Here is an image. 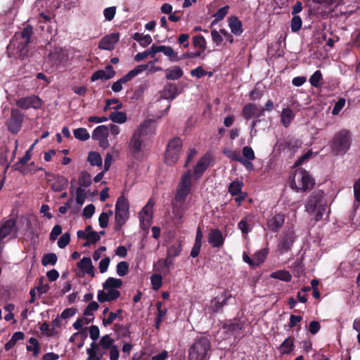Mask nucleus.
I'll return each mask as SVG.
<instances>
[{"mask_svg": "<svg viewBox=\"0 0 360 360\" xmlns=\"http://www.w3.org/2000/svg\"><path fill=\"white\" fill-rule=\"evenodd\" d=\"M32 34V27L29 25L20 33L15 34L7 46L8 54L15 58L24 57L27 53V46Z\"/></svg>", "mask_w": 360, "mask_h": 360, "instance_id": "nucleus-1", "label": "nucleus"}, {"mask_svg": "<svg viewBox=\"0 0 360 360\" xmlns=\"http://www.w3.org/2000/svg\"><path fill=\"white\" fill-rule=\"evenodd\" d=\"M352 139L351 133L346 129L337 132L330 143L331 153L335 155H344L350 148Z\"/></svg>", "mask_w": 360, "mask_h": 360, "instance_id": "nucleus-2", "label": "nucleus"}, {"mask_svg": "<svg viewBox=\"0 0 360 360\" xmlns=\"http://www.w3.org/2000/svg\"><path fill=\"white\" fill-rule=\"evenodd\" d=\"M211 344L207 338L200 337L195 340L188 349V360H208Z\"/></svg>", "mask_w": 360, "mask_h": 360, "instance_id": "nucleus-3", "label": "nucleus"}, {"mask_svg": "<svg viewBox=\"0 0 360 360\" xmlns=\"http://www.w3.org/2000/svg\"><path fill=\"white\" fill-rule=\"evenodd\" d=\"M192 187L191 171H186L181 177L177 185L174 198L172 202L188 205L186 202V197L189 194Z\"/></svg>", "mask_w": 360, "mask_h": 360, "instance_id": "nucleus-4", "label": "nucleus"}, {"mask_svg": "<svg viewBox=\"0 0 360 360\" xmlns=\"http://www.w3.org/2000/svg\"><path fill=\"white\" fill-rule=\"evenodd\" d=\"M314 181L309 174L302 169H297L290 183V186L296 191H306L312 188Z\"/></svg>", "mask_w": 360, "mask_h": 360, "instance_id": "nucleus-5", "label": "nucleus"}, {"mask_svg": "<svg viewBox=\"0 0 360 360\" xmlns=\"http://www.w3.org/2000/svg\"><path fill=\"white\" fill-rule=\"evenodd\" d=\"M129 215L128 200L124 196H120L115 205V229L116 230L121 229L129 219Z\"/></svg>", "mask_w": 360, "mask_h": 360, "instance_id": "nucleus-6", "label": "nucleus"}, {"mask_svg": "<svg viewBox=\"0 0 360 360\" xmlns=\"http://www.w3.org/2000/svg\"><path fill=\"white\" fill-rule=\"evenodd\" d=\"M182 141L179 138H175L169 141L165 153V161L169 165L174 164L179 158Z\"/></svg>", "mask_w": 360, "mask_h": 360, "instance_id": "nucleus-7", "label": "nucleus"}, {"mask_svg": "<svg viewBox=\"0 0 360 360\" xmlns=\"http://www.w3.org/2000/svg\"><path fill=\"white\" fill-rule=\"evenodd\" d=\"M325 203L323 201V192L321 190L314 191L310 195L305 205L306 211L309 213H314L319 205H323Z\"/></svg>", "mask_w": 360, "mask_h": 360, "instance_id": "nucleus-8", "label": "nucleus"}, {"mask_svg": "<svg viewBox=\"0 0 360 360\" xmlns=\"http://www.w3.org/2000/svg\"><path fill=\"white\" fill-rule=\"evenodd\" d=\"M23 120V116L17 109L11 110L10 118L6 121V125L10 131L15 134L17 133L21 127Z\"/></svg>", "mask_w": 360, "mask_h": 360, "instance_id": "nucleus-9", "label": "nucleus"}, {"mask_svg": "<svg viewBox=\"0 0 360 360\" xmlns=\"http://www.w3.org/2000/svg\"><path fill=\"white\" fill-rule=\"evenodd\" d=\"M229 297H231L230 295L222 293L212 300L205 309L207 310L209 314L218 312L226 304Z\"/></svg>", "mask_w": 360, "mask_h": 360, "instance_id": "nucleus-10", "label": "nucleus"}, {"mask_svg": "<svg viewBox=\"0 0 360 360\" xmlns=\"http://www.w3.org/2000/svg\"><path fill=\"white\" fill-rule=\"evenodd\" d=\"M142 141V138L139 136V132H134L129 145V149L131 156L136 159H141L143 157L141 152Z\"/></svg>", "mask_w": 360, "mask_h": 360, "instance_id": "nucleus-11", "label": "nucleus"}, {"mask_svg": "<svg viewBox=\"0 0 360 360\" xmlns=\"http://www.w3.org/2000/svg\"><path fill=\"white\" fill-rule=\"evenodd\" d=\"M16 105L22 109L30 108L39 109L41 106V101L37 96H31L19 98L16 101Z\"/></svg>", "mask_w": 360, "mask_h": 360, "instance_id": "nucleus-12", "label": "nucleus"}, {"mask_svg": "<svg viewBox=\"0 0 360 360\" xmlns=\"http://www.w3.org/2000/svg\"><path fill=\"white\" fill-rule=\"evenodd\" d=\"M153 205V202L149 201L139 213L140 224L143 228H148L151 223Z\"/></svg>", "mask_w": 360, "mask_h": 360, "instance_id": "nucleus-13", "label": "nucleus"}, {"mask_svg": "<svg viewBox=\"0 0 360 360\" xmlns=\"http://www.w3.org/2000/svg\"><path fill=\"white\" fill-rule=\"evenodd\" d=\"M285 221V216L282 214H272L267 219V227L272 232H277L283 226Z\"/></svg>", "mask_w": 360, "mask_h": 360, "instance_id": "nucleus-14", "label": "nucleus"}, {"mask_svg": "<svg viewBox=\"0 0 360 360\" xmlns=\"http://www.w3.org/2000/svg\"><path fill=\"white\" fill-rule=\"evenodd\" d=\"M211 162V157L209 154H205L197 162L194 171L193 176L195 179L201 177L202 174L207 169Z\"/></svg>", "mask_w": 360, "mask_h": 360, "instance_id": "nucleus-15", "label": "nucleus"}, {"mask_svg": "<svg viewBox=\"0 0 360 360\" xmlns=\"http://www.w3.org/2000/svg\"><path fill=\"white\" fill-rule=\"evenodd\" d=\"M119 33H112L103 37L98 44V47L103 50H112L115 44L119 41Z\"/></svg>", "mask_w": 360, "mask_h": 360, "instance_id": "nucleus-16", "label": "nucleus"}, {"mask_svg": "<svg viewBox=\"0 0 360 360\" xmlns=\"http://www.w3.org/2000/svg\"><path fill=\"white\" fill-rule=\"evenodd\" d=\"M120 296V292L117 289L109 288L99 290L97 298L100 302H105L115 300Z\"/></svg>", "mask_w": 360, "mask_h": 360, "instance_id": "nucleus-17", "label": "nucleus"}, {"mask_svg": "<svg viewBox=\"0 0 360 360\" xmlns=\"http://www.w3.org/2000/svg\"><path fill=\"white\" fill-rule=\"evenodd\" d=\"M174 265V260L170 257H167L165 259H159L157 262L153 264L154 270L162 272L165 275L169 273V268Z\"/></svg>", "mask_w": 360, "mask_h": 360, "instance_id": "nucleus-18", "label": "nucleus"}, {"mask_svg": "<svg viewBox=\"0 0 360 360\" xmlns=\"http://www.w3.org/2000/svg\"><path fill=\"white\" fill-rule=\"evenodd\" d=\"M294 242L293 233L290 232L282 236L278 243V250L281 253L289 251Z\"/></svg>", "mask_w": 360, "mask_h": 360, "instance_id": "nucleus-19", "label": "nucleus"}, {"mask_svg": "<svg viewBox=\"0 0 360 360\" xmlns=\"http://www.w3.org/2000/svg\"><path fill=\"white\" fill-rule=\"evenodd\" d=\"M208 242L214 248H220L224 243L221 232L218 229H212L208 236Z\"/></svg>", "mask_w": 360, "mask_h": 360, "instance_id": "nucleus-20", "label": "nucleus"}, {"mask_svg": "<svg viewBox=\"0 0 360 360\" xmlns=\"http://www.w3.org/2000/svg\"><path fill=\"white\" fill-rule=\"evenodd\" d=\"M155 131V127L154 122L152 120H149L141 124L134 132H139V136L142 138L145 136L154 134Z\"/></svg>", "mask_w": 360, "mask_h": 360, "instance_id": "nucleus-21", "label": "nucleus"}, {"mask_svg": "<svg viewBox=\"0 0 360 360\" xmlns=\"http://www.w3.org/2000/svg\"><path fill=\"white\" fill-rule=\"evenodd\" d=\"M15 226V221L9 219L3 221L0 224V238L4 239L12 233Z\"/></svg>", "mask_w": 360, "mask_h": 360, "instance_id": "nucleus-22", "label": "nucleus"}, {"mask_svg": "<svg viewBox=\"0 0 360 360\" xmlns=\"http://www.w3.org/2000/svg\"><path fill=\"white\" fill-rule=\"evenodd\" d=\"M115 71L111 65H108L105 70H98L94 72L91 76L92 81H96L98 79H109L115 75Z\"/></svg>", "mask_w": 360, "mask_h": 360, "instance_id": "nucleus-23", "label": "nucleus"}, {"mask_svg": "<svg viewBox=\"0 0 360 360\" xmlns=\"http://www.w3.org/2000/svg\"><path fill=\"white\" fill-rule=\"evenodd\" d=\"M255 215L253 214H248L240 221L238 227L243 234H248L250 231V226L253 223Z\"/></svg>", "mask_w": 360, "mask_h": 360, "instance_id": "nucleus-24", "label": "nucleus"}, {"mask_svg": "<svg viewBox=\"0 0 360 360\" xmlns=\"http://www.w3.org/2000/svg\"><path fill=\"white\" fill-rule=\"evenodd\" d=\"M193 44L197 49L195 53H199L200 57L204 58L205 56L202 54L207 49V41L205 37L200 34L194 36L193 37Z\"/></svg>", "mask_w": 360, "mask_h": 360, "instance_id": "nucleus-25", "label": "nucleus"}, {"mask_svg": "<svg viewBox=\"0 0 360 360\" xmlns=\"http://www.w3.org/2000/svg\"><path fill=\"white\" fill-rule=\"evenodd\" d=\"M188 205L172 202V212L174 219L178 222H181L185 212L188 209Z\"/></svg>", "mask_w": 360, "mask_h": 360, "instance_id": "nucleus-26", "label": "nucleus"}, {"mask_svg": "<svg viewBox=\"0 0 360 360\" xmlns=\"http://www.w3.org/2000/svg\"><path fill=\"white\" fill-rule=\"evenodd\" d=\"M165 78L168 80H177L180 79L184 72L181 67L178 65L172 66L169 68L165 70Z\"/></svg>", "mask_w": 360, "mask_h": 360, "instance_id": "nucleus-27", "label": "nucleus"}, {"mask_svg": "<svg viewBox=\"0 0 360 360\" xmlns=\"http://www.w3.org/2000/svg\"><path fill=\"white\" fill-rule=\"evenodd\" d=\"M77 267L82 271L91 276H94V268L89 257H83L77 264Z\"/></svg>", "mask_w": 360, "mask_h": 360, "instance_id": "nucleus-28", "label": "nucleus"}, {"mask_svg": "<svg viewBox=\"0 0 360 360\" xmlns=\"http://www.w3.org/2000/svg\"><path fill=\"white\" fill-rule=\"evenodd\" d=\"M159 52H162L170 61L172 62L179 61L181 59L172 47L169 46H158V53Z\"/></svg>", "mask_w": 360, "mask_h": 360, "instance_id": "nucleus-29", "label": "nucleus"}, {"mask_svg": "<svg viewBox=\"0 0 360 360\" xmlns=\"http://www.w3.org/2000/svg\"><path fill=\"white\" fill-rule=\"evenodd\" d=\"M229 26L233 34L239 36L243 33L242 22L236 16L230 17L229 19Z\"/></svg>", "mask_w": 360, "mask_h": 360, "instance_id": "nucleus-30", "label": "nucleus"}, {"mask_svg": "<svg viewBox=\"0 0 360 360\" xmlns=\"http://www.w3.org/2000/svg\"><path fill=\"white\" fill-rule=\"evenodd\" d=\"M179 94L178 89L174 84H167L162 92V97L165 99L172 101Z\"/></svg>", "mask_w": 360, "mask_h": 360, "instance_id": "nucleus-31", "label": "nucleus"}, {"mask_svg": "<svg viewBox=\"0 0 360 360\" xmlns=\"http://www.w3.org/2000/svg\"><path fill=\"white\" fill-rule=\"evenodd\" d=\"M259 112V110L255 104L248 103L245 105L242 110L243 117L245 120H250L253 116L257 117V114Z\"/></svg>", "mask_w": 360, "mask_h": 360, "instance_id": "nucleus-32", "label": "nucleus"}, {"mask_svg": "<svg viewBox=\"0 0 360 360\" xmlns=\"http://www.w3.org/2000/svg\"><path fill=\"white\" fill-rule=\"evenodd\" d=\"M294 117L295 114L290 108H286L283 109L281 114V121L285 127H288L290 125Z\"/></svg>", "mask_w": 360, "mask_h": 360, "instance_id": "nucleus-33", "label": "nucleus"}, {"mask_svg": "<svg viewBox=\"0 0 360 360\" xmlns=\"http://www.w3.org/2000/svg\"><path fill=\"white\" fill-rule=\"evenodd\" d=\"M34 144H35V143L31 146V147L30 148V149L26 151V153L23 155V157L22 158H20V160L13 165V167L15 170H18L22 173H24V170H23L22 167L30 160V158H31L30 152L32 150V148H34Z\"/></svg>", "mask_w": 360, "mask_h": 360, "instance_id": "nucleus-34", "label": "nucleus"}, {"mask_svg": "<svg viewBox=\"0 0 360 360\" xmlns=\"http://www.w3.org/2000/svg\"><path fill=\"white\" fill-rule=\"evenodd\" d=\"M109 134V128L106 125H100L93 131L92 139L98 140L103 138H108Z\"/></svg>", "mask_w": 360, "mask_h": 360, "instance_id": "nucleus-35", "label": "nucleus"}, {"mask_svg": "<svg viewBox=\"0 0 360 360\" xmlns=\"http://www.w3.org/2000/svg\"><path fill=\"white\" fill-rule=\"evenodd\" d=\"M77 184L82 188H87L91 184V176L86 171H82L77 179Z\"/></svg>", "mask_w": 360, "mask_h": 360, "instance_id": "nucleus-36", "label": "nucleus"}, {"mask_svg": "<svg viewBox=\"0 0 360 360\" xmlns=\"http://www.w3.org/2000/svg\"><path fill=\"white\" fill-rule=\"evenodd\" d=\"M158 53V46L153 44L150 49L148 50L138 53L135 57L134 60L137 62L143 60L145 58L148 57V56H151L152 57L154 56L155 54Z\"/></svg>", "mask_w": 360, "mask_h": 360, "instance_id": "nucleus-37", "label": "nucleus"}, {"mask_svg": "<svg viewBox=\"0 0 360 360\" xmlns=\"http://www.w3.org/2000/svg\"><path fill=\"white\" fill-rule=\"evenodd\" d=\"M133 39L138 41L142 47H146L150 44L153 41L152 37L149 34H143L139 32H136Z\"/></svg>", "mask_w": 360, "mask_h": 360, "instance_id": "nucleus-38", "label": "nucleus"}, {"mask_svg": "<svg viewBox=\"0 0 360 360\" xmlns=\"http://www.w3.org/2000/svg\"><path fill=\"white\" fill-rule=\"evenodd\" d=\"M25 338V335L22 332L18 331L15 332L13 334L11 338L8 342H7L4 345V349L6 351L10 350L12 347L15 346L18 341L23 340Z\"/></svg>", "mask_w": 360, "mask_h": 360, "instance_id": "nucleus-39", "label": "nucleus"}, {"mask_svg": "<svg viewBox=\"0 0 360 360\" xmlns=\"http://www.w3.org/2000/svg\"><path fill=\"white\" fill-rule=\"evenodd\" d=\"M122 285V281L121 279L110 277L103 283V289L114 288L117 290Z\"/></svg>", "mask_w": 360, "mask_h": 360, "instance_id": "nucleus-40", "label": "nucleus"}, {"mask_svg": "<svg viewBox=\"0 0 360 360\" xmlns=\"http://www.w3.org/2000/svg\"><path fill=\"white\" fill-rule=\"evenodd\" d=\"M87 161L91 166H102L101 155L96 151H91L88 154Z\"/></svg>", "mask_w": 360, "mask_h": 360, "instance_id": "nucleus-41", "label": "nucleus"}, {"mask_svg": "<svg viewBox=\"0 0 360 360\" xmlns=\"http://www.w3.org/2000/svg\"><path fill=\"white\" fill-rule=\"evenodd\" d=\"M108 120H110L115 123L123 124L127 121V119L125 112L120 111H114L110 114Z\"/></svg>", "mask_w": 360, "mask_h": 360, "instance_id": "nucleus-42", "label": "nucleus"}, {"mask_svg": "<svg viewBox=\"0 0 360 360\" xmlns=\"http://www.w3.org/2000/svg\"><path fill=\"white\" fill-rule=\"evenodd\" d=\"M268 255L267 249H262L257 251L254 255L252 258V265L258 266L265 260L266 256Z\"/></svg>", "mask_w": 360, "mask_h": 360, "instance_id": "nucleus-43", "label": "nucleus"}, {"mask_svg": "<svg viewBox=\"0 0 360 360\" xmlns=\"http://www.w3.org/2000/svg\"><path fill=\"white\" fill-rule=\"evenodd\" d=\"M181 244L179 242H176L171 245L167 251V256L174 260V259L179 256L181 252Z\"/></svg>", "mask_w": 360, "mask_h": 360, "instance_id": "nucleus-44", "label": "nucleus"}, {"mask_svg": "<svg viewBox=\"0 0 360 360\" xmlns=\"http://www.w3.org/2000/svg\"><path fill=\"white\" fill-rule=\"evenodd\" d=\"M270 276L273 278L279 279L283 281H290L291 280V274L286 270H279L271 274Z\"/></svg>", "mask_w": 360, "mask_h": 360, "instance_id": "nucleus-45", "label": "nucleus"}, {"mask_svg": "<svg viewBox=\"0 0 360 360\" xmlns=\"http://www.w3.org/2000/svg\"><path fill=\"white\" fill-rule=\"evenodd\" d=\"M293 341L291 338H286L279 347V351L282 354H289L293 349Z\"/></svg>", "mask_w": 360, "mask_h": 360, "instance_id": "nucleus-46", "label": "nucleus"}, {"mask_svg": "<svg viewBox=\"0 0 360 360\" xmlns=\"http://www.w3.org/2000/svg\"><path fill=\"white\" fill-rule=\"evenodd\" d=\"M68 181L65 177L59 176L52 184V188L56 191H60L68 186Z\"/></svg>", "mask_w": 360, "mask_h": 360, "instance_id": "nucleus-47", "label": "nucleus"}, {"mask_svg": "<svg viewBox=\"0 0 360 360\" xmlns=\"http://www.w3.org/2000/svg\"><path fill=\"white\" fill-rule=\"evenodd\" d=\"M86 198V192L84 188L82 186H77L75 188V200L78 205H82Z\"/></svg>", "mask_w": 360, "mask_h": 360, "instance_id": "nucleus-48", "label": "nucleus"}, {"mask_svg": "<svg viewBox=\"0 0 360 360\" xmlns=\"http://www.w3.org/2000/svg\"><path fill=\"white\" fill-rule=\"evenodd\" d=\"M39 349L38 340L35 338H30L29 340V345L27 346V350L32 352L33 355L37 356L39 354Z\"/></svg>", "mask_w": 360, "mask_h": 360, "instance_id": "nucleus-49", "label": "nucleus"}, {"mask_svg": "<svg viewBox=\"0 0 360 360\" xmlns=\"http://www.w3.org/2000/svg\"><path fill=\"white\" fill-rule=\"evenodd\" d=\"M75 137L80 141H86L90 138V135L85 128H78L73 131Z\"/></svg>", "mask_w": 360, "mask_h": 360, "instance_id": "nucleus-50", "label": "nucleus"}, {"mask_svg": "<svg viewBox=\"0 0 360 360\" xmlns=\"http://www.w3.org/2000/svg\"><path fill=\"white\" fill-rule=\"evenodd\" d=\"M242 186H243L242 181H234L230 184V185L229 186V192L232 195H237L240 193Z\"/></svg>", "mask_w": 360, "mask_h": 360, "instance_id": "nucleus-51", "label": "nucleus"}, {"mask_svg": "<svg viewBox=\"0 0 360 360\" xmlns=\"http://www.w3.org/2000/svg\"><path fill=\"white\" fill-rule=\"evenodd\" d=\"M117 274L120 276H124L129 272V264L127 262L122 261L117 264Z\"/></svg>", "mask_w": 360, "mask_h": 360, "instance_id": "nucleus-52", "label": "nucleus"}, {"mask_svg": "<svg viewBox=\"0 0 360 360\" xmlns=\"http://www.w3.org/2000/svg\"><path fill=\"white\" fill-rule=\"evenodd\" d=\"M323 79L322 73L320 70H316L314 73L310 77L309 82L311 85L314 87H318L320 86V82Z\"/></svg>", "mask_w": 360, "mask_h": 360, "instance_id": "nucleus-53", "label": "nucleus"}, {"mask_svg": "<svg viewBox=\"0 0 360 360\" xmlns=\"http://www.w3.org/2000/svg\"><path fill=\"white\" fill-rule=\"evenodd\" d=\"M114 340L110 336V335H105L100 340V345L103 349H108L113 347L115 345Z\"/></svg>", "mask_w": 360, "mask_h": 360, "instance_id": "nucleus-54", "label": "nucleus"}, {"mask_svg": "<svg viewBox=\"0 0 360 360\" xmlns=\"http://www.w3.org/2000/svg\"><path fill=\"white\" fill-rule=\"evenodd\" d=\"M57 256L55 253H48L44 255L41 264L43 266H47L49 264L54 265L57 262Z\"/></svg>", "mask_w": 360, "mask_h": 360, "instance_id": "nucleus-55", "label": "nucleus"}, {"mask_svg": "<svg viewBox=\"0 0 360 360\" xmlns=\"http://www.w3.org/2000/svg\"><path fill=\"white\" fill-rule=\"evenodd\" d=\"M150 282L153 289L155 290H158L162 286V277L160 274H153L150 276Z\"/></svg>", "mask_w": 360, "mask_h": 360, "instance_id": "nucleus-56", "label": "nucleus"}, {"mask_svg": "<svg viewBox=\"0 0 360 360\" xmlns=\"http://www.w3.org/2000/svg\"><path fill=\"white\" fill-rule=\"evenodd\" d=\"M99 307L98 304L93 301L90 302L84 311V315L86 316H93L94 311H97Z\"/></svg>", "mask_w": 360, "mask_h": 360, "instance_id": "nucleus-57", "label": "nucleus"}, {"mask_svg": "<svg viewBox=\"0 0 360 360\" xmlns=\"http://www.w3.org/2000/svg\"><path fill=\"white\" fill-rule=\"evenodd\" d=\"M302 24V19L300 16H294L291 20L290 28L292 32H296L301 29Z\"/></svg>", "mask_w": 360, "mask_h": 360, "instance_id": "nucleus-58", "label": "nucleus"}, {"mask_svg": "<svg viewBox=\"0 0 360 360\" xmlns=\"http://www.w3.org/2000/svg\"><path fill=\"white\" fill-rule=\"evenodd\" d=\"M243 158L245 160H254L255 159V155L254 150L251 147L244 146L242 150Z\"/></svg>", "mask_w": 360, "mask_h": 360, "instance_id": "nucleus-59", "label": "nucleus"}, {"mask_svg": "<svg viewBox=\"0 0 360 360\" xmlns=\"http://www.w3.org/2000/svg\"><path fill=\"white\" fill-rule=\"evenodd\" d=\"M224 155H226V157H228L231 160H236L238 162H239V160L242 158L239 152L229 148H225L224 150Z\"/></svg>", "mask_w": 360, "mask_h": 360, "instance_id": "nucleus-60", "label": "nucleus"}, {"mask_svg": "<svg viewBox=\"0 0 360 360\" xmlns=\"http://www.w3.org/2000/svg\"><path fill=\"white\" fill-rule=\"evenodd\" d=\"M92 319H88L86 317H82L78 319L74 323L73 327L76 330H80L82 328L84 325H88L92 321Z\"/></svg>", "mask_w": 360, "mask_h": 360, "instance_id": "nucleus-61", "label": "nucleus"}, {"mask_svg": "<svg viewBox=\"0 0 360 360\" xmlns=\"http://www.w3.org/2000/svg\"><path fill=\"white\" fill-rule=\"evenodd\" d=\"M354 193L355 197L354 206L357 207L360 204V179L354 185Z\"/></svg>", "mask_w": 360, "mask_h": 360, "instance_id": "nucleus-62", "label": "nucleus"}, {"mask_svg": "<svg viewBox=\"0 0 360 360\" xmlns=\"http://www.w3.org/2000/svg\"><path fill=\"white\" fill-rule=\"evenodd\" d=\"M70 240V234L65 233L58 239V245L60 248H65L69 244Z\"/></svg>", "mask_w": 360, "mask_h": 360, "instance_id": "nucleus-63", "label": "nucleus"}, {"mask_svg": "<svg viewBox=\"0 0 360 360\" xmlns=\"http://www.w3.org/2000/svg\"><path fill=\"white\" fill-rule=\"evenodd\" d=\"M116 13V8L115 6L106 8L103 11V15L105 18L110 21L114 18V16Z\"/></svg>", "mask_w": 360, "mask_h": 360, "instance_id": "nucleus-64", "label": "nucleus"}]
</instances>
